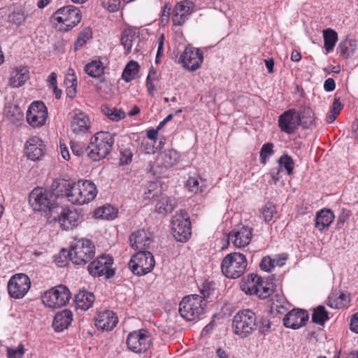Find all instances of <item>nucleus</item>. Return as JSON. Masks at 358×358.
<instances>
[{
	"label": "nucleus",
	"mask_w": 358,
	"mask_h": 358,
	"mask_svg": "<svg viewBox=\"0 0 358 358\" xmlns=\"http://www.w3.org/2000/svg\"><path fill=\"white\" fill-rule=\"evenodd\" d=\"M252 236V229L247 226L234 229L228 235V241L236 248H241L249 245Z\"/></svg>",
	"instance_id": "obj_19"
},
{
	"label": "nucleus",
	"mask_w": 358,
	"mask_h": 358,
	"mask_svg": "<svg viewBox=\"0 0 358 358\" xmlns=\"http://www.w3.org/2000/svg\"><path fill=\"white\" fill-rule=\"evenodd\" d=\"M72 320V312L69 309H65L55 315L52 322V327L56 331L61 332L69 327Z\"/></svg>",
	"instance_id": "obj_26"
},
{
	"label": "nucleus",
	"mask_w": 358,
	"mask_h": 358,
	"mask_svg": "<svg viewBox=\"0 0 358 358\" xmlns=\"http://www.w3.org/2000/svg\"><path fill=\"white\" fill-rule=\"evenodd\" d=\"M335 219L333 211L330 209H322L317 213L315 216V227L323 231L328 229Z\"/></svg>",
	"instance_id": "obj_29"
},
{
	"label": "nucleus",
	"mask_w": 358,
	"mask_h": 358,
	"mask_svg": "<svg viewBox=\"0 0 358 358\" xmlns=\"http://www.w3.org/2000/svg\"><path fill=\"white\" fill-rule=\"evenodd\" d=\"M350 330L358 334V312L354 314L350 320Z\"/></svg>",
	"instance_id": "obj_62"
},
{
	"label": "nucleus",
	"mask_w": 358,
	"mask_h": 358,
	"mask_svg": "<svg viewBox=\"0 0 358 358\" xmlns=\"http://www.w3.org/2000/svg\"><path fill=\"white\" fill-rule=\"evenodd\" d=\"M279 171H285L287 175L292 173L294 163L292 158L287 154H284L278 159Z\"/></svg>",
	"instance_id": "obj_42"
},
{
	"label": "nucleus",
	"mask_w": 358,
	"mask_h": 358,
	"mask_svg": "<svg viewBox=\"0 0 358 358\" xmlns=\"http://www.w3.org/2000/svg\"><path fill=\"white\" fill-rule=\"evenodd\" d=\"M139 69L140 66L137 62L134 60L129 62L122 72V79L127 83L134 80L139 72Z\"/></svg>",
	"instance_id": "obj_36"
},
{
	"label": "nucleus",
	"mask_w": 358,
	"mask_h": 358,
	"mask_svg": "<svg viewBox=\"0 0 358 358\" xmlns=\"http://www.w3.org/2000/svg\"><path fill=\"white\" fill-rule=\"evenodd\" d=\"M72 71V74H69L71 76V85H67L66 94L69 98H74L76 95V87H77V78L75 75L74 71Z\"/></svg>",
	"instance_id": "obj_51"
},
{
	"label": "nucleus",
	"mask_w": 358,
	"mask_h": 358,
	"mask_svg": "<svg viewBox=\"0 0 358 358\" xmlns=\"http://www.w3.org/2000/svg\"><path fill=\"white\" fill-rule=\"evenodd\" d=\"M113 264V259L110 256L101 255L89 264L87 269L94 277L105 276L106 279H109L115 275Z\"/></svg>",
	"instance_id": "obj_12"
},
{
	"label": "nucleus",
	"mask_w": 358,
	"mask_h": 358,
	"mask_svg": "<svg viewBox=\"0 0 358 358\" xmlns=\"http://www.w3.org/2000/svg\"><path fill=\"white\" fill-rule=\"evenodd\" d=\"M180 159V154L173 149L165 150L159 155V160L161 164L166 168L171 167L176 165Z\"/></svg>",
	"instance_id": "obj_34"
},
{
	"label": "nucleus",
	"mask_w": 358,
	"mask_h": 358,
	"mask_svg": "<svg viewBox=\"0 0 358 358\" xmlns=\"http://www.w3.org/2000/svg\"><path fill=\"white\" fill-rule=\"evenodd\" d=\"M115 133L108 131H99L91 137L90 158L94 161H99L107 157L111 152L115 143Z\"/></svg>",
	"instance_id": "obj_1"
},
{
	"label": "nucleus",
	"mask_w": 358,
	"mask_h": 358,
	"mask_svg": "<svg viewBox=\"0 0 358 358\" xmlns=\"http://www.w3.org/2000/svg\"><path fill=\"white\" fill-rule=\"evenodd\" d=\"M275 266V260L272 259L270 257H264L262 258L259 267L262 270L265 271H271Z\"/></svg>",
	"instance_id": "obj_57"
},
{
	"label": "nucleus",
	"mask_w": 358,
	"mask_h": 358,
	"mask_svg": "<svg viewBox=\"0 0 358 358\" xmlns=\"http://www.w3.org/2000/svg\"><path fill=\"white\" fill-rule=\"evenodd\" d=\"M349 217V211L343 209L337 219L336 224L338 227L341 228L344 225V224L348 221Z\"/></svg>",
	"instance_id": "obj_59"
},
{
	"label": "nucleus",
	"mask_w": 358,
	"mask_h": 358,
	"mask_svg": "<svg viewBox=\"0 0 358 358\" xmlns=\"http://www.w3.org/2000/svg\"><path fill=\"white\" fill-rule=\"evenodd\" d=\"M95 300L92 292L85 290L80 291L75 296L76 308L83 310H87L92 307Z\"/></svg>",
	"instance_id": "obj_31"
},
{
	"label": "nucleus",
	"mask_w": 358,
	"mask_h": 358,
	"mask_svg": "<svg viewBox=\"0 0 358 358\" xmlns=\"http://www.w3.org/2000/svg\"><path fill=\"white\" fill-rule=\"evenodd\" d=\"M92 38V33L89 27H86L79 34L77 40L74 43V50L77 51L83 47L87 41Z\"/></svg>",
	"instance_id": "obj_44"
},
{
	"label": "nucleus",
	"mask_w": 358,
	"mask_h": 358,
	"mask_svg": "<svg viewBox=\"0 0 358 358\" xmlns=\"http://www.w3.org/2000/svg\"><path fill=\"white\" fill-rule=\"evenodd\" d=\"M194 6V3L188 0L178 2L174 8L175 15L173 17L174 24H182L192 13Z\"/></svg>",
	"instance_id": "obj_22"
},
{
	"label": "nucleus",
	"mask_w": 358,
	"mask_h": 358,
	"mask_svg": "<svg viewBox=\"0 0 358 358\" xmlns=\"http://www.w3.org/2000/svg\"><path fill=\"white\" fill-rule=\"evenodd\" d=\"M44 144L38 136L29 138L26 143V153L28 159L36 161L43 155Z\"/></svg>",
	"instance_id": "obj_24"
},
{
	"label": "nucleus",
	"mask_w": 358,
	"mask_h": 358,
	"mask_svg": "<svg viewBox=\"0 0 358 358\" xmlns=\"http://www.w3.org/2000/svg\"><path fill=\"white\" fill-rule=\"evenodd\" d=\"M117 210L110 206H103L95 210V215L106 220H111L115 217Z\"/></svg>",
	"instance_id": "obj_45"
},
{
	"label": "nucleus",
	"mask_w": 358,
	"mask_h": 358,
	"mask_svg": "<svg viewBox=\"0 0 358 358\" xmlns=\"http://www.w3.org/2000/svg\"><path fill=\"white\" fill-rule=\"evenodd\" d=\"M150 336L144 329L130 333L126 341L128 348L135 353L147 351L150 348Z\"/></svg>",
	"instance_id": "obj_15"
},
{
	"label": "nucleus",
	"mask_w": 358,
	"mask_h": 358,
	"mask_svg": "<svg viewBox=\"0 0 358 358\" xmlns=\"http://www.w3.org/2000/svg\"><path fill=\"white\" fill-rule=\"evenodd\" d=\"M257 329V316L250 310L238 312L232 320L234 333L241 338H247Z\"/></svg>",
	"instance_id": "obj_2"
},
{
	"label": "nucleus",
	"mask_w": 358,
	"mask_h": 358,
	"mask_svg": "<svg viewBox=\"0 0 358 358\" xmlns=\"http://www.w3.org/2000/svg\"><path fill=\"white\" fill-rule=\"evenodd\" d=\"M176 205L175 199L162 196L156 204V210L158 213H171L176 207Z\"/></svg>",
	"instance_id": "obj_35"
},
{
	"label": "nucleus",
	"mask_w": 358,
	"mask_h": 358,
	"mask_svg": "<svg viewBox=\"0 0 358 358\" xmlns=\"http://www.w3.org/2000/svg\"><path fill=\"white\" fill-rule=\"evenodd\" d=\"M273 144L272 143H266L264 144L260 150L261 162L266 164L270 155L273 153Z\"/></svg>",
	"instance_id": "obj_49"
},
{
	"label": "nucleus",
	"mask_w": 358,
	"mask_h": 358,
	"mask_svg": "<svg viewBox=\"0 0 358 358\" xmlns=\"http://www.w3.org/2000/svg\"><path fill=\"white\" fill-rule=\"evenodd\" d=\"M96 91L102 96H105L110 92L109 85L104 78L101 79L96 84Z\"/></svg>",
	"instance_id": "obj_56"
},
{
	"label": "nucleus",
	"mask_w": 358,
	"mask_h": 358,
	"mask_svg": "<svg viewBox=\"0 0 358 358\" xmlns=\"http://www.w3.org/2000/svg\"><path fill=\"white\" fill-rule=\"evenodd\" d=\"M51 192L43 188H35L29 194V203L34 210L43 211L47 216L52 217L58 213L59 206L52 200Z\"/></svg>",
	"instance_id": "obj_3"
},
{
	"label": "nucleus",
	"mask_w": 358,
	"mask_h": 358,
	"mask_svg": "<svg viewBox=\"0 0 358 358\" xmlns=\"http://www.w3.org/2000/svg\"><path fill=\"white\" fill-rule=\"evenodd\" d=\"M9 295L14 299H22L31 287V280L27 275L17 273L13 275L8 282Z\"/></svg>",
	"instance_id": "obj_13"
},
{
	"label": "nucleus",
	"mask_w": 358,
	"mask_h": 358,
	"mask_svg": "<svg viewBox=\"0 0 358 358\" xmlns=\"http://www.w3.org/2000/svg\"><path fill=\"white\" fill-rule=\"evenodd\" d=\"M10 19L13 23L20 25V24H22L24 22L26 17L23 13L17 12V13H13L10 15Z\"/></svg>",
	"instance_id": "obj_58"
},
{
	"label": "nucleus",
	"mask_w": 358,
	"mask_h": 358,
	"mask_svg": "<svg viewBox=\"0 0 358 358\" xmlns=\"http://www.w3.org/2000/svg\"><path fill=\"white\" fill-rule=\"evenodd\" d=\"M206 302L198 294L185 296L179 304L180 316L187 321H193L203 313Z\"/></svg>",
	"instance_id": "obj_6"
},
{
	"label": "nucleus",
	"mask_w": 358,
	"mask_h": 358,
	"mask_svg": "<svg viewBox=\"0 0 358 358\" xmlns=\"http://www.w3.org/2000/svg\"><path fill=\"white\" fill-rule=\"evenodd\" d=\"M78 187L81 189V196L83 197V205L95 199L97 194L96 185L90 180H78Z\"/></svg>",
	"instance_id": "obj_28"
},
{
	"label": "nucleus",
	"mask_w": 358,
	"mask_h": 358,
	"mask_svg": "<svg viewBox=\"0 0 358 358\" xmlns=\"http://www.w3.org/2000/svg\"><path fill=\"white\" fill-rule=\"evenodd\" d=\"M257 328L261 334H268L271 328V322L269 320L263 316L259 319L257 318Z\"/></svg>",
	"instance_id": "obj_53"
},
{
	"label": "nucleus",
	"mask_w": 358,
	"mask_h": 358,
	"mask_svg": "<svg viewBox=\"0 0 358 358\" xmlns=\"http://www.w3.org/2000/svg\"><path fill=\"white\" fill-rule=\"evenodd\" d=\"M329 319V313L323 306H319L313 309L312 322L319 325H324Z\"/></svg>",
	"instance_id": "obj_41"
},
{
	"label": "nucleus",
	"mask_w": 358,
	"mask_h": 358,
	"mask_svg": "<svg viewBox=\"0 0 358 358\" xmlns=\"http://www.w3.org/2000/svg\"><path fill=\"white\" fill-rule=\"evenodd\" d=\"M278 127L285 134H294L299 127L296 110L289 109L282 113L278 117Z\"/></svg>",
	"instance_id": "obj_18"
},
{
	"label": "nucleus",
	"mask_w": 358,
	"mask_h": 358,
	"mask_svg": "<svg viewBox=\"0 0 358 358\" xmlns=\"http://www.w3.org/2000/svg\"><path fill=\"white\" fill-rule=\"evenodd\" d=\"M160 189H158V183L157 182H150L148 184L147 189L144 192L145 194L148 195L147 198L153 199L157 196Z\"/></svg>",
	"instance_id": "obj_54"
},
{
	"label": "nucleus",
	"mask_w": 358,
	"mask_h": 358,
	"mask_svg": "<svg viewBox=\"0 0 358 358\" xmlns=\"http://www.w3.org/2000/svg\"><path fill=\"white\" fill-rule=\"evenodd\" d=\"M71 119L70 127L73 134L81 135L90 131V120L84 112L80 110H73Z\"/></svg>",
	"instance_id": "obj_21"
},
{
	"label": "nucleus",
	"mask_w": 358,
	"mask_h": 358,
	"mask_svg": "<svg viewBox=\"0 0 358 358\" xmlns=\"http://www.w3.org/2000/svg\"><path fill=\"white\" fill-rule=\"evenodd\" d=\"M121 0H100L101 5L110 13L119 10Z\"/></svg>",
	"instance_id": "obj_50"
},
{
	"label": "nucleus",
	"mask_w": 358,
	"mask_h": 358,
	"mask_svg": "<svg viewBox=\"0 0 358 358\" xmlns=\"http://www.w3.org/2000/svg\"><path fill=\"white\" fill-rule=\"evenodd\" d=\"M248 263L246 257L240 252H231L227 255L221 263V270L228 278L236 279L245 271Z\"/></svg>",
	"instance_id": "obj_4"
},
{
	"label": "nucleus",
	"mask_w": 358,
	"mask_h": 358,
	"mask_svg": "<svg viewBox=\"0 0 358 358\" xmlns=\"http://www.w3.org/2000/svg\"><path fill=\"white\" fill-rule=\"evenodd\" d=\"M71 182L72 181L63 178H57L54 180L51 185L52 195H54L57 198H67Z\"/></svg>",
	"instance_id": "obj_30"
},
{
	"label": "nucleus",
	"mask_w": 358,
	"mask_h": 358,
	"mask_svg": "<svg viewBox=\"0 0 358 358\" xmlns=\"http://www.w3.org/2000/svg\"><path fill=\"white\" fill-rule=\"evenodd\" d=\"M29 79V70L27 66H19L11 71L10 85L13 87L22 86Z\"/></svg>",
	"instance_id": "obj_27"
},
{
	"label": "nucleus",
	"mask_w": 358,
	"mask_h": 358,
	"mask_svg": "<svg viewBox=\"0 0 358 358\" xmlns=\"http://www.w3.org/2000/svg\"><path fill=\"white\" fill-rule=\"evenodd\" d=\"M52 17L58 23L66 25L65 30L69 31L76 27L81 20L80 10L73 5L63 6L57 10Z\"/></svg>",
	"instance_id": "obj_11"
},
{
	"label": "nucleus",
	"mask_w": 358,
	"mask_h": 358,
	"mask_svg": "<svg viewBox=\"0 0 358 358\" xmlns=\"http://www.w3.org/2000/svg\"><path fill=\"white\" fill-rule=\"evenodd\" d=\"M356 48L357 44L355 41L345 38L339 43L337 50L341 57L348 59L354 55Z\"/></svg>",
	"instance_id": "obj_33"
},
{
	"label": "nucleus",
	"mask_w": 358,
	"mask_h": 358,
	"mask_svg": "<svg viewBox=\"0 0 358 358\" xmlns=\"http://www.w3.org/2000/svg\"><path fill=\"white\" fill-rule=\"evenodd\" d=\"M297 119L299 126L304 129H310L315 123L314 113L309 107L300 108L299 111H297Z\"/></svg>",
	"instance_id": "obj_32"
},
{
	"label": "nucleus",
	"mask_w": 358,
	"mask_h": 358,
	"mask_svg": "<svg viewBox=\"0 0 358 358\" xmlns=\"http://www.w3.org/2000/svg\"><path fill=\"white\" fill-rule=\"evenodd\" d=\"M343 108V105L339 101V99L335 98L332 104L331 110L334 112V113L339 114L341 110Z\"/></svg>",
	"instance_id": "obj_64"
},
{
	"label": "nucleus",
	"mask_w": 358,
	"mask_h": 358,
	"mask_svg": "<svg viewBox=\"0 0 358 358\" xmlns=\"http://www.w3.org/2000/svg\"><path fill=\"white\" fill-rule=\"evenodd\" d=\"M48 110L42 101H34L27 111V121L32 127H41L45 124Z\"/></svg>",
	"instance_id": "obj_16"
},
{
	"label": "nucleus",
	"mask_w": 358,
	"mask_h": 358,
	"mask_svg": "<svg viewBox=\"0 0 358 358\" xmlns=\"http://www.w3.org/2000/svg\"><path fill=\"white\" fill-rule=\"evenodd\" d=\"M71 149L73 153L78 157L86 155L90 157L89 150H91L90 145L85 146L77 142H71Z\"/></svg>",
	"instance_id": "obj_46"
},
{
	"label": "nucleus",
	"mask_w": 358,
	"mask_h": 358,
	"mask_svg": "<svg viewBox=\"0 0 358 358\" xmlns=\"http://www.w3.org/2000/svg\"><path fill=\"white\" fill-rule=\"evenodd\" d=\"M138 36H136L131 31L125 30L122 34L121 43L129 52L133 46L134 42L138 41Z\"/></svg>",
	"instance_id": "obj_43"
},
{
	"label": "nucleus",
	"mask_w": 358,
	"mask_h": 358,
	"mask_svg": "<svg viewBox=\"0 0 358 358\" xmlns=\"http://www.w3.org/2000/svg\"><path fill=\"white\" fill-rule=\"evenodd\" d=\"M71 292L64 285H60L46 291L43 296V303L52 308L65 306L71 299Z\"/></svg>",
	"instance_id": "obj_10"
},
{
	"label": "nucleus",
	"mask_w": 358,
	"mask_h": 358,
	"mask_svg": "<svg viewBox=\"0 0 358 358\" xmlns=\"http://www.w3.org/2000/svg\"><path fill=\"white\" fill-rule=\"evenodd\" d=\"M155 78H150V75H148L146 78V87L149 95L153 96L154 91L156 90L155 86L153 83Z\"/></svg>",
	"instance_id": "obj_61"
},
{
	"label": "nucleus",
	"mask_w": 358,
	"mask_h": 358,
	"mask_svg": "<svg viewBox=\"0 0 358 358\" xmlns=\"http://www.w3.org/2000/svg\"><path fill=\"white\" fill-rule=\"evenodd\" d=\"M186 186L190 192L194 194L203 191V185H200L198 178L189 177L187 181Z\"/></svg>",
	"instance_id": "obj_48"
},
{
	"label": "nucleus",
	"mask_w": 358,
	"mask_h": 358,
	"mask_svg": "<svg viewBox=\"0 0 358 358\" xmlns=\"http://www.w3.org/2000/svg\"><path fill=\"white\" fill-rule=\"evenodd\" d=\"M129 241L131 246L139 251L145 250L151 243L149 234L144 229L133 232L130 236Z\"/></svg>",
	"instance_id": "obj_25"
},
{
	"label": "nucleus",
	"mask_w": 358,
	"mask_h": 358,
	"mask_svg": "<svg viewBox=\"0 0 358 358\" xmlns=\"http://www.w3.org/2000/svg\"><path fill=\"white\" fill-rule=\"evenodd\" d=\"M203 53L199 49L188 45L181 54L179 62L189 71H195L203 63Z\"/></svg>",
	"instance_id": "obj_14"
},
{
	"label": "nucleus",
	"mask_w": 358,
	"mask_h": 358,
	"mask_svg": "<svg viewBox=\"0 0 358 358\" xmlns=\"http://www.w3.org/2000/svg\"><path fill=\"white\" fill-rule=\"evenodd\" d=\"M94 245L89 239L76 241L68 252L72 263L77 265L86 264L94 257Z\"/></svg>",
	"instance_id": "obj_5"
},
{
	"label": "nucleus",
	"mask_w": 358,
	"mask_h": 358,
	"mask_svg": "<svg viewBox=\"0 0 358 358\" xmlns=\"http://www.w3.org/2000/svg\"><path fill=\"white\" fill-rule=\"evenodd\" d=\"M84 70L90 76L97 78L103 74L104 67L100 60H93L85 66Z\"/></svg>",
	"instance_id": "obj_37"
},
{
	"label": "nucleus",
	"mask_w": 358,
	"mask_h": 358,
	"mask_svg": "<svg viewBox=\"0 0 358 358\" xmlns=\"http://www.w3.org/2000/svg\"><path fill=\"white\" fill-rule=\"evenodd\" d=\"M214 285L215 284H213L212 282H206L203 285V287L201 289V294H202V296H201L202 297V300L203 302H205L206 299H209L210 297V295L213 294V292H214Z\"/></svg>",
	"instance_id": "obj_55"
},
{
	"label": "nucleus",
	"mask_w": 358,
	"mask_h": 358,
	"mask_svg": "<svg viewBox=\"0 0 358 358\" xmlns=\"http://www.w3.org/2000/svg\"><path fill=\"white\" fill-rule=\"evenodd\" d=\"M273 283L263 280L257 275L251 273L248 275V279L241 285V289L246 294L256 295L259 299H266L273 292Z\"/></svg>",
	"instance_id": "obj_7"
},
{
	"label": "nucleus",
	"mask_w": 358,
	"mask_h": 358,
	"mask_svg": "<svg viewBox=\"0 0 358 358\" xmlns=\"http://www.w3.org/2000/svg\"><path fill=\"white\" fill-rule=\"evenodd\" d=\"M309 319L308 313L301 309H293L283 318V324L287 328L297 329L304 326Z\"/></svg>",
	"instance_id": "obj_20"
},
{
	"label": "nucleus",
	"mask_w": 358,
	"mask_h": 358,
	"mask_svg": "<svg viewBox=\"0 0 358 358\" xmlns=\"http://www.w3.org/2000/svg\"><path fill=\"white\" fill-rule=\"evenodd\" d=\"M336 84L335 81L333 78H327L324 83V89L327 92H331L335 90Z\"/></svg>",
	"instance_id": "obj_63"
},
{
	"label": "nucleus",
	"mask_w": 358,
	"mask_h": 358,
	"mask_svg": "<svg viewBox=\"0 0 358 358\" xmlns=\"http://www.w3.org/2000/svg\"><path fill=\"white\" fill-rule=\"evenodd\" d=\"M102 113L112 121L117 122L125 117V113L121 108L102 106Z\"/></svg>",
	"instance_id": "obj_39"
},
{
	"label": "nucleus",
	"mask_w": 358,
	"mask_h": 358,
	"mask_svg": "<svg viewBox=\"0 0 358 358\" xmlns=\"http://www.w3.org/2000/svg\"><path fill=\"white\" fill-rule=\"evenodd\" d=\"M172 234L179 242H186L191 236V223L188 213L185 210H180L172 218Z\"/></svg>",
	"instance_id": "obj_9"
},
{
	"label": "nucleus",
	"mask_w": 358,
	"mask_h": 358,
	"mask_svg": "<svg viewBox=\"0 0 358 358\" xmlns=\"http://www.w3.org/2000/svg\"><path fill=\"white\" fill-rule=\"evenodd\" d=\"M133 154L131 150L126 149L121 152L120 162L122 164H129L132 161Z\"/></svg>",
	"instance_id": "obj_60"
},
{
	"label": "nucleus",
	"mask_w": 358,
	"mask_h": 358,
	"mask_svg": "<svg viewBox=\"0 0 358 358\" xmlns=\"http://www.w3.org/2000/svg\"><path fill=\"white\" fill-rule=\"evenodd\" d=\"M155 265L152 254L148 250L138 251L128 263L129 270L136 275L142 276L150 273Z\"/></svg>",
	"instance_id": "obj_8"
},
{
	"label": "nucleus",
	"mask_w": 358,
	"mask_h": 358,
	"mask_svg": "<svg viewBox=\"0 0 358 358\" xmlns=\"http://www.w3.org/2000/svg\"><path fill=\"white\" fill-rule=\"evenodd\" d=\"M118 319L111 310L99 312L95 318V325L98 329L110 331L117 324Z\"/></svg>",
	"instance_id": "obj_23"
},
{
	"label": "nucleus",
	"mask_w": 358,
	"mask_h": 358,
	"mask_svg": "<svg viewBox=\"0 0 358 358\" xmlns=\"http://www.w3.org/2000/svg\"><path fill=\"white\" fill-rule=\"evenodd\" d=\"M276 213L275 206L272 203H266L262 209V214L266 222H271Z\"/></svg>",
	"instance_id": "obj_47"
},
{
	"label": "nucleus",
	"mask_w": 358,
	"mask_h": 358,
	"mask_svg": "<svg viewBox=\"0 0 358 358\" xmlns=\"http://www.w3.org/2000/svg\"><path fill=\"white\" fill-rule=\"evenodd\" d=\"M80 191L81 189L78 187V181L77 182L72 181L67 196L68 201L73 204L83 205V197Z\"/></svg>",
	"instance_id": "obj_40"
},
{
	"label": "nucleus",
	"mask_w": 358,
	"mask_h": 358,
	"mask_svg": "<svg viewBox=\"0 0 358 358\" xmlns=\"http://www.w3.org/2000/svg\"><path fill=\"white\" fill-rule=\"evenodd\" d=\"M323 38H324V48L328 52H331L334 50V46L338 41V34L337 33L329 28L326 30L323 31Z\"/></svg>",
	"instance_id": "obj_38"
},
{
	"label": "nucleus",
	"mask_w": 358,
	"mask_h": 358,
	"mask_svg": "<svg viewBox=\"0 0 358 358\" xmlns=\"http://www.w3.org/2000/svg\"><path fill=\"white\" fill-rule=\"evenodd\" d=\"M53 220L58 221L64 229L68 230L78 226L79 223V214L76 210L64 208L59 206L58 213L52 215Z\"/></svg>",
	"instance_id": "obj_17"
},
{
	"label": "nucleus",
	"mask_w": 358,
	"mask_h": 358,
	"mask_svg": "<svg viewBox=\"0 0 358 358\" xmlns=\"http://www.w3.org/2000/svg\"><path fill=\"white\" fill-rule=\"evenodd\" d=\"M8 358H22L25 352L24 345L20 344L17 348H7Z\"/></svg>",
	"instance_id": "obj_52"
}]
</instances>
